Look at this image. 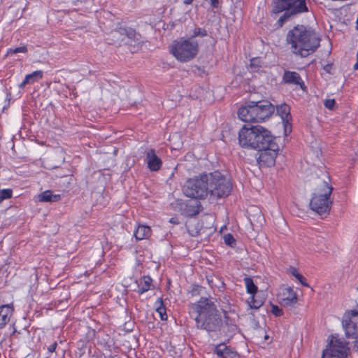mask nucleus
<instances>
[{
  "mask_svg": "<svg viewBox=\"0 0 358 358\" xmlns=\"http://www.w3.org/2000/svg\"><path fill=\"white\" fill-rule=\"evenodd\" d=\"M348 350L345 342L338 338V335H331L322 358H348Z\"/></svg>",
  "mask_w": 358,
  "mask_h": 358,
  "instance_id": "9",
  "label": "nucleus"
},
{
  "mask_svg": "<svg viewBox=\"0 0 358 358\" xmlns=\"http://www.w3.org/2000/svg\"><path fill=\"white\" fill-rule=\"evenodd\" d=\"M356 29L358 30V17H357V19L356 20Z\"/></svg>",
  "mask_w": 358,
  "mask_h": 358,
  "instance_id": "44",
  "label": "nucleus"
},
{
  "mask_svg": "<svg viewBox=\"0 0 358 358\" xmlns=\"http://www.w3.org/2000/svg\"><path fill=\"white\" fill-rule=\"evenodd\" d=\"M193 0H183V3L186 5L191 4Z\"/></svg>",
  "mask_w": 358,
  "mask_h": 358,
  "instance_id": "42",
  "label": "nucleus"
},
{
  "mask_svg": "<svg viewBox=\"0 0 358 358\" xmlns=\"http://www.w3.org/2000/svg\"><path fill=\"white\" fill-rule=\"evenodd\" d=\"M197 213H199V211H198V210H196V211L194 213V214H197Z\"/></svg>",
  "mask_w": 358,
  "mask_h": 358,
  "instance_id": "48",
  "label": "nucleus"
},
{
  "mask_svg": "<svg viewBox=\"0 0 358 358\" xmlns=\"http://www.w3.org/2000/svg\"><path fill=\"white\" fill-rule=\"evenodd\" d=\"M245 285L247 292L252 295H255L257 292V287L255 285L253 280L250 277L244 278Z\"/></svg>",
  "mask_w": 358,
  "mask_h": 358,
  "instance_id": "24",
  "label": "nucleus"
},
{
  "mask_svg": "<svg viewBox=\"0 0 358 358\" xmlns=\"http://www.w3.org/2000/svg\"><path fill=\"white\" fill-rule=\"evenodd\" d=\"M30 76H26L24 80L19 85L20 88H23L26 85L32 84L31 81H30Z\"/></svg>",
  "mask_w": 358,
  "mask_h": 358,
  "instance_id": "37",
  "label": "nucleus"
},
{
  "mask_svg": "<svg viewBox=\"0 0 358 358\" xmlns=\"http://www.w3.org/2000/svg\"><path fill=\"white\" fill-rule=\"evenodd\" d=\"M357 289H358V287H357Z\"/></svg>",
  "mask_w": 358,
  "mask_h": 358,
  "instance_id": "49",
  "label": "nucleus"
},
{
  "mask_svg": "<svg viewBox=\"0 0 358 358\" xmlns=\"http://www.w3.org/2000/svg\"><path fill=\"white\" fill-rule=\"evenodd\" d=\"M121 31L125 33V36L130 39L135 38L136 31L131 28H121Z\"/></svg>",
  "mask_w": 358,
  "mask_h": 358,
  "instance_id": "33",
  "label": "nucleus"
},
{
  "mask_svg": "<svg viewBox=\"0 0 358 358\" xmlns=\"http://www.w3.org/2000/svg\"><path fill=\"white\" fill-rule=\"evenodd\" d=\"M209 194L215 198L228 196L232 190L231 181L219 171L206 173Z\"/></svg>",
  "mask_w": 358,
  "mask_h": 358,
  "instance_id": "4",
  "label": "nucleus"
},
{
  "mask_svg": "<svg viewBox=\"0 0 358 358\" xmlns=\"http://www.w3.org/2000/svg\"><path fill=\"white\" fill-rule=\"evenodd\" d=\"M283 12L284 13L279 17V19L278 20L275 24L276 28L282 27L285 22H287L292 17L294 16L287 10H285Z\"/></svg>",
  "mask_w": 358,
  "mask_h": 358,
  "instance_id": "25",
  "label": "nucleus"
},
{
  "mask_svg": "<svg viewBox=\"0 0 358 358\" xmlns=\"http://www.w3.org/2000/svg\"><path fill=\"white\" fill-rule=\"evenodd\" d=\"M224 243L230 247H234L236 245V240L231 234H227L224 236Z\"/></svg>",
  "mask_w": 358,
  "mask_h": 358,
  "instance_id": "32",
  "label": "nucleus"
},
{
  "mask_svg": "<svg viewBox=\"0 0 358 358\" xmlns=\"http://www.w3.org/2000/svg\"><path fill=\"white\" fill-rule=\"evenodd\" d=\"M214 352L219 358H239L238 354L224 343L216 345Z\"/></svg>",
  "mask_w": 358,
  "mask_h": 358,
  "instance_id": "17",
  "label": "nucleus"
},
{
  "mask_svg": "<svg viewBox=\"0 0 358 358\" xmlns=\"http://www.w3.org/2000/svg\"><path fill=\"white\" fill-rule=\"evenodd\" d=\"M30 76H26L24 80L19 85L20 88H23L26 85L32 84L31 81H30Z\"/></svg>",
  "mask_w": 358,
  "mask_h": 358,
  "instance_id": "38",
  "label": "nucleus"
},
{
  "mask_svg": "<svg viewBox=\"0 0 358 358\" xmlns=\"http://www.w3.org/2000/svg\"><path fill=\"white\" fill-rule=\"evenodd\" d=\"M192 306L197 313L195 322L198 329L205 330L207 332L220 331L222 326V316L213 299L201 297Z\"/></svg>",
  "mask_w": 358,
  "mask_h": 358,
  "instance_id": "2",
  "label": "nucleus"
},
{
  "mask_svg": "<svg viewBox=\"0 0 358 358\" xmlns=\"http://www.w3.org/2000/svg\"><path fill=\"white\" fill-rule=\"evenodd\" d=\"M210 5L214 8L219 7V0H210Z\"/></svg>",
  "mask_w": 358,
  "mask_h": 358,
  "instance_id": "41",
  "label": "nucleus"
},
{
  "mask_svg": "<svg viewBox=\"0 0 358 358\" xmlns=\"http://www.w3.org/2000/svg\"><path fill=\"white\" fill-rule=\"evenodd\" d=\"M353 68L355 70H358V58H357V62L355 64Z\"/></svg>",
  "mask_w": 358,
  "mask_h": 358,
  "instance_id": "43",
  "label": "nucleus"
},
{
  "mask_svg": "<svg viewBox=\"0 0 358 358\" xmlns=\"http://www.w3.org/2000/svg\"><path fill=\"white\" fill-rule=\"evenodd\" d=\"M321 38L312 28L297 24L286 35V42L291 52L301 57H306L315 52L320 45Z\"/></svg>",
  "mask_w": 358,
  "mask_h": 358,
  "instance_id": "1",
  "label": "nucleus"
},
{
  "mask_svg": "<svg viewBox=\"0 0 358 358\" xmlns=\"http://www.w3.org/2000/svg\"><path fill=\"white\" fill-rule=\"evenodd\" d=\"M156 306V311L159 313V317L162 320H167V314L166 307L164 305L163 301L162 298H159L155 302Z\"/></svg>",
  "mask_w": 358,
  "mask_h": 358,
  "instance_id": "23",
  "label": "nucleus"
},
{
  "mask_svg": "<svg viewBox=\"0 0 358 358\" xmlns=\"http://www.w3.org/2000/svg\"><path fill=\"white\" fill-rule=\"evenodd\" d=\"M13 191L11 189H3L0 190V203L3 200L8 199L12 197Z\"/></svg>",
  "mask_w": 358,
  "mask_h": 358,
  "instance_id": "30",
  "label": "nucleus"
},
{
  "mask_svg": "<svg viewBox=\"0 0 358 358\" xmlns=\"http://www.w3.org/2000/svg\"><path fill=\"white\" fill-rule=\"evenodd\" d=\"M282 81L285 84L299 85L303 90H305L306 88L301 77L295 71H285Z\"/></svg>",
  "mask_w": 358,
  "mask_h": 358,
  "instance_id": "16",
  "label": "nucleus"
},
{
  "mask_svg": "<svg viewBox=\"0 0 358 358\" xmlns=\"http://www.w3.org/2000/svg\"><path fill=\"white\" fill-rule=\"evenodd\" d=\"M27 52V48L25 45L17 47L15 48H9L7 50L6 56H10L20 52L26 53Z\"/></svg>",
  "mask_w": 358,
  "mask_h": 358,
  "instance_id": "29",
  "label": "nucleus"
},
{
  "mask_svg": "<svg viewBox=\"0 0 358 358\" xmlns=\"http://www.w3.org/2000/svg\"><path fill=\"white\" fill-rule=\"evenodd\" d=\"M59 194H53L50 190H46L38 195V201L41 202H55L60 200Z\"/></svg>",
  "mask_w": 358,
  "mask_h": 358,
  "instance_id": "21",
  "label": "nucleus"
},
{
  "mask_svg": "<svg viewBox=\"0 0 358 358\" xmlns=\"http://www.w3.org/2000/svg\"><path fill=\"white\" fill-rule=\"evenodd\" d=\"M247 303L250 308L258 309L264 303L262 300H258L255 299V295L250 296L247 299Z\"/></svg>",
  "mask_w": 358,
  "mask_h": 358,
  "instance_id": "27",
  "label": "nucleus"
},
{
  "mask_svg": "<svg viewBox=\"0 0 358 358\" xmlns=\"http://www.w3.org/2000/svg\"><path fill=\"white\" fill-rule=\"evenodd\" d=\"M145 161L148 164V168L151 171H157L162 166V159L156 155L155 150L152 148L146 151Z\"/></svg>",
  "mask_w": 358,
  "mask_h": 358,
  "instance_id": "15",
  "label": "nucleus"
},
{
  "mask_svg": "<svg viewBox=\"0 0 358 358\" xmlns=\"http://www.w3.org/2000/svg\"><path fill=\"white\" fill-rule=\"evenodd\" d=\"M208 34L207 31L205 29L201 27H195L192 31L190 36V40L196 37H204Z\"/></svg>",
  "mask_w": 358,
  "mask_h": 358,
  "instance_id": "28",
  "label": "nucleus"
},
{
  "mask_svg": "<svg viewBox=\"0 0 358 358\" xmlns=\"http://www.w3.org/2000/svg\"><path fill=\"white\" fill-rule=\"evenodd\" d=\"M259 134H258L257 143L258 145H255V150H261L271 146V143H277L275 138L271 135V131L260 126Z\"/></svg>",
  "mask_w": 358,
  "mask_h": 358,
  "instance_id": "13",
  "label": "nucleus"
},
{
  "mask_svg": "<svg viewBox=\"0 0 358 358\" xmlns=\"http://www.w3.org/2000/svg\"><path fill=\"white\" fill-rule=\"evenodd\" d=\"M277 114L280 116L285 127V132H290L292 124V116L290 114V108L286 103H282L276 106Z\"/></svg>",
  "mask_w": 358,
  "mask_h": 358,
  "instance_id": "14",
  "label": "nucleus"
},
{
  "mask_svg": "<svg viewBox=\"0 0 358 358\" xmlns=\"http://www.w3.org/2000/svg\"><path fill=\"white\" fill-rule=\"evenodd\" d=\"M271 312L276 317L281 316L282 315V310L276 305H271Z\"/></svg>",
  "mask_w": 358,
  "mask_h": 358,
  "instance_id": "34",
  "label": "nucleus"
},
{
  "mask_svg": "<svg viewBox=\"0 0 358 358\" xmlns=\"http://www.w3.org/2000/svg\"><path fill=\"white\" fill-rule=\"evenodd\" d=\"M271 5L273 14L287 10L295 16L308 11L306 0H272Z\"/></svg>",
  "mask_w": 358,
  "mask_h": 358,
  "instance_id": "8",
  "label": "nucleus"
},
{
  "mask_svg": "<svg viewBox=\"0 0 358 358\" xmlns=\"http://www.w3.org/2000/svg\"><path fill=\"white\" fill-rule=\"evenodd\" d=\"M13 312L10 305H3L0 306V329H2L10 320Z\"/></svg>",
  "mask_w": 358,
  "mask_h": 358,
  "instance_id": "19",
  "label": "nucleus"
},
{
  "mask_svg": "<svg viewBox=\"0 0 358 358\" xmlns=\"http://www.w3.org/2000/svg\"><path fill=\"white\" fill-rule=\"evenodd\" d=\"M152 278L148 275H145L143 277V278L140 280V282L138 284V289L137 292L139 294H142L147 291H148L150 289V287L152 285Z\"/></svg>",
  "mask_w": 358,
  "mask_h": 358,
  "instance_id": "22",
  "label": "nucleus"
},
{
  "mask_svg": "<svg viewBox=\"0 0 358 358\" xmlns=\"http://www.w3.org/2000/svg\"><path fill=\"white\" fill-rule=\"evenodd\" d=\"M281 303L285 306H293L297 303V296L291 287L282 289Z\"/></svg>",
  "mask_w": 358,
  "mask_h": 358,
  "instance_id": "18",
  "label": "nucleus"
},
{
  "mask_svg": "<svg viewBox=\"0 0 358 358\" xmlns=\"http://www.w3.org/2000/svg\"><path fill=\"white\" fill-rule=\"evenodd\" d=\"M260 125L247 127L243 126L238 132V143L242 148L255 150L259 134Z\"/></svg>",
  "mask_w": 358,
  "mask_h": 358,
  "instance_id": "10",
  "label": "nucleus"
},
{
  "mask_svg": "<svg viewBox=\"0 0 358 358\" xmlns=\"http://www.w3.org/2000/svg\"><path fill=\"white\" fill-rule=\"evenodd\" d=\"M57 342H54L52 344H51L50 345H49L48 347V350L50 353H52L55 351L56 348H57Z\"/></svg>",
  "mask_w": 358,
  "mask_h": 358,
  "instance_id": "39",
  "label": "nucleus"
},
{
  "mask_svg": "<svg viewBox=\"0 0 358 358\" xmlns=\"http://www.w3.org/2000/svg\"><path fill=\"white\" fill-rule=\"evenodd\" d=\"M134 235L136 240L146 239L150 236L151 229L148 226L140 225L135 230Z\"/></svg>",
  "mask_w": 358,
  "mask_h": 358,
  "instance_id": "20",
  "label": "nucleus"
},
{
  "mask_svg": "<svg viewBox=\"0 0 358 358\" xmlns=\"http://www.w3.org/2000/svg\"><path fill=\"white\" fill-rule=\"evenodd\" d=\"M171 52L178 61L187 62L196 56L199 45L196 41H192L190 38L181 39L174 43Z\"/></svg>",
  "mask_w": 358,
  "mask_h": 358,
  "instance_id": "7",
  "label": "nucleus"
},
{
  "mask_svg": "<svg viewBox=\"0 0 358 358\" xmlns=\"http://www.w3.org/2000/svg\"><path fill=\"white\" fill-rule=\"evenodd\" d=\"M278 150L279 146L277 143H271V146L265 150H257L259 152V156L257 158V162L260 166H271L274 165Z\"/></svg>",
  "mask_w": 358,
  "mask_h": 358,
  "instance_id": "12",
  "label": "nucleus"
},
{
  "mask_svg": "<svg viewBox=\"0 0 358 358\" xmlns=\"http://www.w3.org/2000/svg\"><path fill=\"white\" fill-rule=\"evenodd\" d=\"M8 96H9V95L8 94V95H7V99H8V100H10V98L8 97Z\"/></svg>",
  "mask_w": 358,
  "mask_h": 358,
  "instance_id": "47",
  "label": "nucleus"
},
{
  "mask_svg": "<svg viewBox=\"0 0 358 358\" xmlns=\"http://www.w3.org/2000/svg\"><path fill=\"white\" fill-rule=\"evenodd\" d=\"M333 188L329 185L327 181H323L321 188L317 189L310 202V208L320 215L328 214L330 210L329 196Z\"/></svg>",
  "mask_w": 358,
  "mask_h": 358,
  "instance_id": "5",
  "label": "nucleus"
},
{
  "mask_svg": "<svg viewBox=\"0 0 358 358\" xmlns=\"http://www.w3.org/2000/svg\"><path fill=\"white\" fill-rule=\"evenodd\" d=\"M43 72L41 70L35 71L30 74L27 75V76H30V81L31 83H35L36 81L41 79L43 78Z\"/></svg>",
  "mask_w": 358,
  "mask_h": 358,
  "instance_id": "31",
  "label": "nucleus"
},
{
  "mask_svg": "<svg viewBox=\"0 0 358 358\" xmlns=\"http://www.w3.org/2000/svg\"><path fill=\"white\" fill-rule=\"evenodd\" d=\"M342 325L348 338L357 339L358 338V311L353 310L345 313Z\"/></svg>",
  "mask_w": 358,
  "mask_h": 358,
  "instance_id": "11",
  "label": "nucleus"
},
{
  "mask_svg": "<svg viewBox=\"0 0 358 358\" xmlns=\"http://www.w3.org/2000/svg\"><path fill=\"white\" fill-rule=\"evenodd\" d=\"M259 61L257 59H252L250 61V68L252 71H258V68L259 66L258 64Z\"/></svg>",
  "mask_w": 358,
  "mask_h": 358,
  "instance_id": "36",
  "label": "nucleus"
},
{
  "mask_svg": "<svg viewBox=\"0 0 358 358\" xmlns=\"http://www.w3.org/2000/svg\"><path fill=\"white\" fill-rule=\"evenodd\" d=\"M275 111L274 106L267 100L248 101L238 111V117L246 122H262Z\"/></svg>",
  "mask_w": 358,
  "mask_h": 358,
  "instance_id": "3",
  "label": "nucleus"
},
{
  "mask_svg": "<svg viewBox=\"0 0 358 358\" xmlns=\"http://www.w3.org/2000/svg\"><path fill=\"white\" fill-rule=\"evenodd\" d=\"M170 222H172V223H173V222H174V220H173V218H171V219L170 220Z\"/></svg>",
  "mask_w": 358,
  "mask_h": 358,
  "instance_id": "46",
  "label": "nucleus"
},
{
  "mask_svg": "<svg viewBox=\"0 0 358 358\" xmlns=\"http://www.w3.org/2000/svg\"><path fill=\"white\" fill-rule=\"evenodd\" d=\"M198 288H201V287L196 286L195 289L194 288V289H192V293H193L194 291H196Z\"/></svg>",
  "mask_w": 358,
  "mask_h": 358,
  "instance_id": "45",
  "label": "nucleus"
},
{
  "mask_svg": "<svg viewBox=\"0 0 358 358\" xmlns=\"http://www.w3.org/2000/svg\"><path fill=\"white\" fill-rule=\"evenodd\" d=\"M184 194L190 198L203 199L209 194L206 173L189 179L183 187Z\"/></svg>",
  "mask_w": 358,
  "mask_h": 358,
  "instance_id": "6",
  "label": "nucleus"
},
{
  "mask_svg": "<svg viewBox=\"0 0 358 358\" xmlns=\"http://www.w3.org/2000/svg\"><path fill=\"white\" fill-rule=\"evenodd\" d=\"M121 28L122 27H120L118 29L113 31V34L114 37H116L118 34H120L121 36H125V33H124L123 31H121Z\"/></svg>",
  "mask_w": 358,
  "mask_h": 358,
  "instance_id": "40",
  "label": "nucleus"
},
{
  "mask_svg": "<svg viewBox=\"0 0 358 358\" xmlns=\"http://www.w3.org/2000/svg\"><path fill=\"white\" fill-rule=\"evenodd\" d=\"M289 271L293 276H294L299 280V282L303 286L308 287H309V285L307 282H306V278L298 272V270L296 268L290 266L289 268Z\"/></svg>",
  "mask_w": 358,
  "mask_h": 358,
  "instance_id": "26",
  "label": "nucleus"
},
{
  "mask_svg": "<svg viewBox=\"0 0 358 358\" xmlns=\"http://www.w3.org/2000/svg\"><path fill=\"white\" fill-rule=\"evenodd\" d=\"M324 106L330 110H332L336 104V101L334 99H327L324 101Z\"/></svg>",
  "mask_w": 358,
  "mask_h": 358,
  "instance_id": "35",
  "label": "nucleus"
}]
</instances>
